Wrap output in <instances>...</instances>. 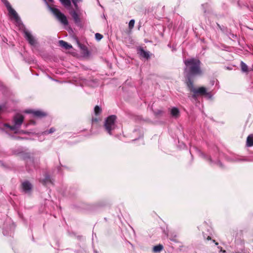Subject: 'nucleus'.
Returning a JSON list of instances; mask_svg holds the SVG:
<instances>
[{"label":"nucleus","instance_id":"1","mask_svg":"<svg viewBox=\"0 0 253 253\" xmlns=\"http://www.w3.org/2000/svg\"><path fill=\"white\" fill-rule=\"evenodd\" d=\"M186 67L184 72L186 73L185 84L188 90L191 92L192 97L197 99L200 96H207L209 94L206 87L200 86L196 87L194 85L193 78L197 76H201L203 72L201 69V62L198 59L192 58L184 61Z\"/></svg>","mask_w":253,"mask_h":253},{"label":"nucleus","instance_id":"2","mask_svg":"<svg viewBox=\"0 0 253 253\" xmlns=\"http://www.w3.org/2000/svg\"><path fill=\"white\" fill-rule=\"evenodd\" d=\"M116 119V116L113 115L108 117L105 120L104 127L110 135L112 134L111 131L115 128V123Z\"/></svg>","mask_w":253,"mask_h":253},{"label":"nucleus","instance_id":"3","mask_svg":"<svg viewBox=\"0 0 253 253\" xmlns=\"http://www.w3.org/2000/svg\"><path fill=\"white\" fill-rule=\"evenodd\" d=\"M50 9L56 18L64 25H67L68 21L66 16L61 13L60 10L54 7H50Z\"/></svg>","mask_w":253,"mask_h":253},{"label":"nucleus","instance_id":"4","mask_svg":"<svg viewBox=\"0 0 253 253\" xmlns=\"http://www.w3.org/2000/svg\"><path fill=\"white\" fill-rule=\"evenodd\" d=\"M24 117L23 115L17 114L13 117L14 124L19 128L23 124Z\"/></svg>","mask_w":253,"mask_h":253},{"label":"nucleus","instance_id":"5","mask_svg":"<svg viewBox=\"0 0 253 253\" xmlns=\"http://www.w3.org/2000/svg\"><path fill=\"white\" fill-rule=\"evenodd\" d=\"M25 38L28 41L29 43L32 45H35L36 44V41L31 34L28 31H24Z\"/></svg>","mask_w":253,"mask_h":253},{"label":"nucleus","instance_id":"6","mask_svg":"<svg viewBox=\"0 0 253 253\" xmlns=\"http://www.w3.org/2000/svg\"><path fill=\"white\" fill-rule=\"evenodd\" d=\"M6 6L7 8V10L9 12V14L12 16L14 19L17 20L18 19V16L15 10L13 9L9 2H7L6 4Z\"/></svg>","mask_w":253,"mask_h":253},{"label":"nucleus","instance_id":"7","mask_svg":"<svg viewBox=\"0 0 253 253\" xmlns=\"http://www.w3.org/2000/svg\"><path fill=\"white\" fill-rule=\"evenodd\" d=\"M27 113H32L34 117L38 118H42L46 116V114L43 112L41 111L37 110V111H32L29 110L26 111Z\"/></svg>","mask_w":253,"mask_h":253},{"label":"nucleus","instance_id":"8","mask_svg":"<svg viewBox=\"0 0 253 253\" xmlns=\"http://www.w3.org/2000/svg\"><path fill=\"white\" fill-rule=\"evenodd\" d=\"M70 14L71 15L74 22L76 24H80L81 23V19L75 11L73 10L70 12Z\"/></svg>","mask_w":253,"mask_h":253},{"label":"nucleus","instance_id":"9","mask_svg":"<svg viewBox=\"0 0 253 253\" xmlns=\"http://www.w3.org/2000/svg\"><path fill=\"white\" fill-rule=\"evenodd\" d=\"M22 187L24 191L27 192L31 190L32 185L29 182L25 181L22 183Z\"/></svg>","mask_w":253,"mask_h":253},{"label":"nucleus","instance_id":"10","mask_svg":"<svg viewBox=\"0 0 253 253\" xmlns=\"http://www.w3.org/2000/svg\"><path fill=\"white\" fill-rule=\"evenodd\" d=\"M246 145L248 147L253 146V134H251L247 137Z\"/></svg>","mask_w":253,"mask_h":253},{"label":"nucleus","instance_id":"11","mask_svg":"<svg viewBox=\"0 0 253 253\" xmlns=\"http://www.w3.org/2000/svg\"><path fill=\"white\" fill-rule=\"evenodd\" d=\"M139 54L140 56L147 59L150 58L149 52L145 51L142 48L139 49Z\"/></svg>","mask_w":253,"mask_h":253},{"label":"nucleus","instance_id":"12","mask_svg":"<svg viewBox=\"0 0 253 253\" xmlns=\"http://www.w3.org/2000/svg\"><path fill=\"white\" fill-rule=\"evenodd\" d=\"M59 43L61 47H64L66 49H69L72 47L71 45L69 44L67 42L63 40L59 41Z\"/></svg>","mask_w":253,"mask_h":253},{"label":"nucleus","instance_id":"13","mask_svg":"<svg viewBox=\"0 0 253 253\" xmlns=\"http://www.w3.org/2000/svg\"><path fill=\"white\" fill-rule=\"evenodd\" d=\"M40 181L43 185H46V184H47V183H50L51 184L53 183L50 176L48 175H46L45 176V178L43 179H42V180H40Z\"/></svg>","mask_w":253,"mask_h":253},{"label":"nucleus","instance_id":"14","mask_svg":"<svg viewBox=\"0 0 253 253\" xmlns=\"http://www.w3.org/2000/svg\"><path fill=\"white\" fill-rule=\"evenodd\" d=\"M170 114L173 117L177 118L179 116V111L177 108L173 107L171 109Z\"/></svg>","mask_w":253,"mask_h":253},{"label":"nucleus","instance_id":"15","mask_svg":"<svg viewBox=\"0 0 253 253\" xmlns=\"http://www.w3.org/2000/svg\"><path fill=\"white\" fill-rule=\"evenodd\" d=\"M163 246L161 244L155 246L153 248V252L155 253H160L163 250Z\"/></svg>","mask_w":253,"mask_h":253},{"label":"nucleus","instance_id":"16","mask_svg":"<svg viewBox=\"0 0 253 253\" xmlns=\"http://www.w3.org/2000/svg\"><path fill=\"white\" fill-rule=\"evenodd\" d=\"M241 68L243 72L248 73L249 71L248 66L243 61L241 62Z\"/></svg>","mask_w":253,"mask_h":253},{"label":"nucleus","instance_id":"17","mask_svg":"<svg viewBox=\"0 0 253 253\" xmlns=\"http://www.w3.org/2000/svg\"><path fill=\"white\" fill-rule=\"evenodd\" d=\"M102 112L101 108L98 105L94 107V113L96 116L99 115Z\"/></svg>","mask_w":253,"mask_h":253},{"label":"nucleus","instance_id":"18","mask_svg":"<svg viewBox=\"0 0 253 253\" xmlns=\"http://www.w3.org/2000/svg\"><path fill=\"white\" fill-rule=\"evenodd\" d=\"M60 1L66 6H70L71 5L70 0H60Z\"/></svg>","mask_w":253,"mask_h":253},{"label":"nucleus","instance_id":"19","mask_svg":"<svg viewBox=\"0 0 253 253\" xmlns=\"http://www.w3.org/2000/svg\"><path fill=\"white\" fill-rule=\"evenodd\" d=\"M4 126L6 127L10 128V129H11L12 130H15V129L18 128V127L14 124V125H13V126H10V125L7 124H5L4 125Z\"/></svg>","mask_w":253,"mask_h":253},{"label":"nucleus","instance_id":"20","mask_svg":"<svg viewBox=\"0 0 253 253\" xmlns=\"http://www.w3.org/2000/svg\"><path fill=\"white\" fill-rule=\"evenodd\" d=\"M135 21L133 19L131 20L129 22V28L132 29L134 27Z\"/></svg>","mask_w":253,"mask_h":253},{"label":"nucleus","instance_id":"21","mask_svg":"<svg viewBox=\"0 0 253 253\" xmlns=\"http://www.w3.org/2000/svg\"><path fill=\"white\" fill-rule=\"evenodd\" d=\"M55 131V128L54 127H51L48 130L45 131L44 132V133L45 134H48L52 133L53 132H54Z\"/></svg>","mask_w":253,"mask_h":253},{"label":"nucleus","instance_id":"22","mask_svg":"<svg viewBox=\"0 0 253 253\" xmlns=\"http://www.w3.org/2000/svg\"><path fill=\"white\" fill-rule=\"evenodd\" d=\"M95 37L97 41H100L103 38V36L99 33H96Z\"/></svg>","mask_w":253,"mask_h":253},{"label":"nucleus","instance_id":"23","mask_svg":"<svg viewBox=\"0 0 253 253\" xmlns=\"http://www.w3.org/2000/svg\"><path fill=\"white\" fill-rule=\"evenodd\" d=\"M170 240L171 241H172L173 242H178V239H177V236L176 235H175L173 237H170Z\"/></svg>","mask_w":253,"mask_h":253},{"label":"nucleus","instance_id":"24","mask_svg":"<svg viewBox=\"0 0 253 253\" xmlns=\"http://www.w3.org/2000/svg\"><path fill=\"white\" fill-rule=\"evenodd\" d=\"M98 119L97 118H93L92 119V123H97L98 122Z\"/></svg>","mask_w":253,"mask_h":253},{"label":"nucleus","instance_id":"25","mask_svg":"<svg viewBox=\"0 0 253 253\" xmlns=\"http://www.w3.org/2000/svg\"><path fill=\"white\" fill-rule=\"evenodd\" d=\"M212 242L214 243V244L216 245H218V243L217 242H216L214 240H212Z\"/></svg>","mask_w":253,"mask_h":253},{"label":"nucleus","instance_id":"26","mask_svg":"<svg viewBox=\"0 0 253 253\" xmlns=\"http://www.w3.org/2000/svg\"><path fill=\"white\" fill-rule=\"evenodd\" d=\"M207 239L208 240H211V237L210 236H208Z\"/></svg>","mask_w":253,"mask_h":253},{"label":"nucleus","instance_id":"27","mask_svg":"<svg viewBox=\"0 0 253 253\" xmlns=\"http://www.w3.org/2000/svg\"><path fill=\"white\" fill-rule=\"evenodd\" d=\"M21 133H27V132H26L25 131H23V130L21 131Z\"/></svg>","mask_w":253,"mask_h":253},{"label":"nucleus","instance_id":"28","mask_svg":"<svg viewBox=\"0 0 253 253\" xmlns=\"http://www.w3.org/2000/svg\"><path fill=\"white\" fill-rule=\"evenodd\" d=\"M49 2H53V0H48Z\"/></svg>","mask_w":253,"mask_h":253},{"label":"nucleus","instance_id":"29","mask_svg":"<svg viewBox=\"0 0 253 253\" xmlns=\"http://www.w3.org/2000/svg\"><path fill=\"white\" fill-rule=\"evenodd\" d=\"M209 160L211 162V158H209Z\"/></svg>","mask_w":253,"mask_h":253},{"label":"nucleus","instance_id":"30","mask_svg":"<svg viewBox=\"0 0 253 253\" xmlns=\"http://www.w3.org/2000/svg\"><path fill=\"white\" fill-rule=\"evenodd\" d=\"M221 251L222 252H223V253H225V250L222 251V250H221Z\"/></svg>","mask_w":253,"mask_h":253},{"label":"nucleus","instance_id":"31","mask_svg":"<svg viewBox=\"0 0 253 253\" xmlns=\"http://www.w3.org/2000/svg\"><path fill=\"white\" fill-rule=\"evenodd\" d=\"M159 112H160V113H162V111H160Z\"/></svg>","mask_w":253,"mask_h":253}]
</instances>
